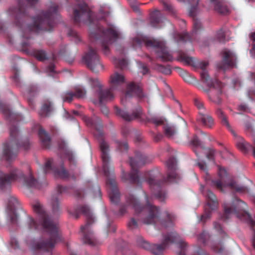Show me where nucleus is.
<instances>
[{
	"mask_svg": "<svg viewBox=\"0 0 255 255\" xmlns=\"http://www.w3.org/2000/svg\"><path fill=\"white\" fill-rule=\"evenodd\" d=\"M101 106V111L103 113V114L107 116L109 113V110L107 107L103 105V104H99Z\"/></svg>",
	"mask_w": 255,
	"mask_h": 255,
	"instance_id": "e2e57ef3",
	"label": "nucleus"
},
{
	"mask_svg": "<svg viewBox=\"0 0 255 255\" xmlns=\"http://www.w3.org/2000/svg\"><path fill=\"white\" fill-rule=\"evenodd\" d=\"M150 161L145 154L139 151H136L134 157L129 158V164L131 167L130 172L128 173L123 171L122 179L125 182H128L132 184L140 185L142 181L138 175V168Z\"/></svg>",
	"mask_w": 255,
	"mask_h": 255,
	"instance_id": "ddd939ff",
	"label": "nucleus"
},
{
	"mask_svg": "<svg viewBox=\"0 0 255 255\" xmlns=\"http://www.w3.org/2000/svg\"><path fill=\"white\" fill-rule=\"evenodd\" d=\"M143 41L139 38L136 37L133 39L132 44L134 48L136 46H140ZM145 45L148 47H152L155 48V52L159 58L163 61H171L173 60V57L169 53L167 48L163 43L155 40L148 39L144 41Z\"/></svg>",
	"mask_w": 255,
	"mask_h": 255,
	"instance_id": "2eb2a0df",
	"label": "nucleus"
},
{
	"mask_svg": "<svg viewBox=\"0 0 255 255\" xmlns=\"http://www.w3.org/2000/svg\"><path fill=\"white\" fill-rule=\"evenodd\" d=\"M146 205H142L134 196L129 194L126 197V203L128 206H131L136 214L146 213L142 218V222L144 224L156 225L160 224L162 227L167 228L172 227L174 225V216L167 211H165V218L160 219V212L158 207L153 205L150 202L149 198L144 193Z\"/></svg>",
	"mask_w": 255,
	"mask_h": 255,
	"instance_id": "20e7f679",
	"label": "nucleus"
},
{
	"mask_svg": "<svg viewBox=\"0 0 255 255\" xmlns=\"http://www.w3.org/2000/svg\"><path fill=\"white\" fill-rule=\"evenodd\" d=\"M194 104L195 106L199 110V115H201V113L202 112H206L207 111L204 107V104L203 102L200 99L198 98H196L194 99Z\"/></svg>",
	"mask_w": 255,
	"mask_h": 255,
	"instance_id": "79ce46f5",
	"label": "nucleus"
},
{
	"mask_svg": "<svg viewBox=\"0 0 255 255\" xmlns=\"http://www.w3.org/2000/svg\"><path fill=\"white\" fill-rule=\"evenodd\" d=\"M99 147L101 151L103 170L107 177V184L110 188L109 197L112 203L117 204L120 200V192L117 187L114 176V168L110 165V157L109 152V145L104 139L99 141Z\"/></svg>",
	"mask_w": 255,
	"mask_h": 255,
	"instance_id": "1a4fd4ad",
	"label": "nucleus"
},
{
	"mask_svg": "<svg viewBox=\"0 0 255 255\" xmlns=\"http://www.w3.org/2000/svg\"><path fill=\"white\" fill-rule=\"evenodd\" d=\"M210 238V235L206 232H203L198 236V241L204 245L207 244L208 239Z\"/></svg>",
	"mask_w": 255,
	"mask_h": 255,
	"instance_id": "37998d69",
	"label": "nucleus"
},
{
	"mask_svg": "<svg viewBox=\"0 0 255 255\" xmlns=\"http://www.w3.org/2000/svg\"><path fill=\"white\" fill-rule=\"evenodd\" d=\"M53 110L52 102L48 100H44L39 112V115L41 117H49Z\"/></svg>",
	"mask_w": 255,
	"mask_h": 255,
	"instance_id": "c756f323",
	"label": "nucleus"
},
{
	"mask_svg": "<svg viewBox=\"0 0 255 255\" xmlns=\"http://www.w3.org/2000/svg\"><path fill=\"white\" fill-rule=\"evenodd\" d=\"M83 60L87 67L93 72L97 73L103 69V65L100 62L97 51L91 46H89L88 51L83 56Z\"/></svg>",
	"mask_w": 255,
	"mask_h": 255,
	"instance_id": "6ab92c4d",
	"label": "nucleus"
},
{
	"mask_svg": "<svg viewBox=\"0 0 255 255\" xmlns=\"http://www.w3.org/2000/svg\"><path fill=\"white\" fill-rule=\"evenodd\" d=\"M127 208V205L122 206L120 209V214L121 215H124L126 212Z\"/></svg>",
	"mask_w": 255,
	"mask_h": 255,
	"instance_id": "774afa93",
	"label": "nucleus"
},
{
	"mask_svg": "<svg viewBox=\"0 0 255 255\" xmlns=\"http://www.w3.org/2000/svg\"><path fill=\"white\" fill-rule=\"evenodd\" d=\"M133 95L136 96L140 100L147 97V95L143 91L141 83L131 82L127 85L125 98L131 97Z\"/></svg>",
	"mask_w": 255,
	"mask_h": 255,
	"instance_id": "5701e85b",
	"label": "nucleus"
},
{
	"mask_svg": "<svg viewBox=\"0 0 255 255\" xmlns=\"http://www.w3.org/2000/svg\"><path fill=\"white\" fill-rule=\"evenodd\" d=\"M84 214L86 217V224L81 227V239L84 244L91 246L97 245V241L93 232L91 229V225L94 222V218L89 208L85 205L77 208L74 212L75 218L79 217L80 214Z\"/></svg>",
	"mask_w": 255,
	"mask_h": 255,
	"instance_id": "f8f14e48",
	"label": "nucleus"
},
{
	"mask_svg": "<svg viewBox=\"0 0 255 255\" xmlns=\"http://www.w3.org/2000/svg\"><path fill=\"white\" fill-rule=\"evenodd\" d=\"M138 66L139 70V72L143 75H145L148 74L149 73V69L148 68L147 65L141 62H138Z\"/></svg>",
	"mask_w": 255,
	"mask_h": 255,
	"instance_id": "49530a36",
	"label": "nucleus"
},
{
	"mask_svg": "<svg viewBox=\"0 0 255 255\" xmlns=\"http://www.w3.org/2000/svg\"><path fill=\"white\" fill-rule=\"evenodd\" d=\"M147 121L148 122L153 124L156 126L164 125L165 122L164 119L161 117H158L156 116H154L150 118H148Z\"/></svg>",
	"mask_w": 255,
	"mask_h": 255,
	"instance_id": "58836bf2",
	"label": "nucleus"
},
{
	"mask_svg": "<svg viewBox=\"0 0 255 255\" xmlns=\"http://www.w3.org/2000/svg\"><path fill=\"white\" fill-rule=\"evenodd\" d=\"M216 114L219 118L221 120V123L223 125L226 127V128L231 131V132L235 136V132L232 130V128L228 122L227 116L225 115L224 113L220 109H218Z\"/></svg>",
	"mask_w": 255,
	"mask_h": 255,
	"instance_id": "c9c22d12",
	"label": "nucleus"
},
{
	"mask_svg": "<svg viewBox=\"0 0 255 255\" xmlns=\"http://www.w3.org/2000/svg\"><path fill=\"white\" fill-rule=\"evenodd\" d=\"M0 111L11 123L9 129L10 140L4 143L2 156L0 155V160L3 158L6 161H10L16 158L19 148L22 147L24 149L27 150L29 148L30 143L27 139L22 141L20 139L18 128L14 125L15 122H19L21 120V116L12 112L8 105L0 102Z\"/></svg>",
	"mask_w": 255,
	"mask_h": 255,
	"instance_id": "7ed1b4c3",
	"label": "nucleus"
},
{
	"mask_svg": "<svg viewBox=\"0 0 255 255\" xmlns=\"http://www.w3.org/2000/svg\"><path fill=\"white\" fill-rule=\"evenodd\" d=\"M218 175L219 176V179L212 180L213 185L218 189L222 191L223 186H229L238 192L243 193L247 191V188L246 187L239 185L234 181H228L229 177L225 168L219 166Z\"/></svg>",
	"mask_w": 255,
	"mask_h": 255,
	"instance_id": "dca6fc26",
	"label": "nucleus"
},
{
	"mask_svg": "<svg viewBox=\"0 0 255 255\" xmlns=\"http://www.w3.org/2000/svg\"><path fill=\"white\" fill-rule=\"evenodd\" d=\"M10 246L14 249L19 248V244L17 239L15 238H11L10 241Z\"/></svg>",
	"mask_w": 255,
	"mask_h": 255,
	"instance_id": "bf43d9fd",
	"label": "nucleus"
},
{
	"mask_svg": "<svg viewBox=\"0 0 255 255\" xmlns=\"http://www.w3.org/2000/svg\"><path fill=\"white\" fill-rule=\"evenodd\" d=\"M67 190V188L66 187H63L59 185L56 188V193L52 195L51 203L54 213H58L59 211V197L61 194L66 192Z\"/></svg>",
	"mask_w": 255,
	"mask_h": 255,
	"instance_id": "cd10ccee",
	"label": "nucleus"
},
{
	"mask_svg": "<svg viewBox=\"0 0 255 255\" xmlns=\"http://www.w3.org/2000/svg\"><path fill=\"white\" fill-rule=\"evenodd\" d=\"M68 34L69 36L73 37L74 38V40L76 43H78L80 41V37L76 31L70 29L69 30Z\"/></svg>",
	"mask_w": 255,
	"mask_h": 255,
	"instance_id": "3c124183",
	"label": "nucleus"
},
{
	"mask_svg": "<svg viewBox=\"0 0 255 255\" xmlns=\"http://www.w3.org/2000/svg\"><path fill=\"white\" fill-rule=\"evenodd\" d=\"M125 82L124 76L118 72H115L110 76V83L111 90H120L122 89V85Z\"/></svg>",
	"mask_w": 255,
	"mask_h": 255,
	"instance_id": "bb28decb",
	"label": "nucleus"
},
{
	"mask_svg": "<svg viewBox=\"0 0 255 255\" xmlns=\"http://www.w3.org/2000/svg\"><path fill=\"white\" fill-rule=\"evenodd\" d=\"M215 150L211 148H208L205 152L206 157L210 160L214 161V155L215 154Z\"/></svg>",
	"mask_w": 255,
	"mask_h": 255,
	"instance_id": "8fccbe9b",
	"label": "nucleus"
},
{
	"mask_svg": "<svg viewBox=\"0 0 255 255\" xmlns=\"http://www.w3.org/2000/svg\"><path fill=\"white\" fill-rule=\"evenodd\" d=\"M38 136L42 145L46 148H49L51 145L50 137L41 127L39 128Z\"/></svg>",
	"mask_w": 255,
	"mask_h": 255,
	"instance_id": "473e14b6",
	"label": "nucleus"
},
{
	"mask_svg": "<svg viewBox=\"0 0 255 255\" xmlns=\"http://www.w3.org/2000/svg\"><path fill=\"white\" fill-rule=\"evenodd\" d=\"M83 119L88 126L96 127L94 120L93 119L87 116H84Z\"/></svg>",
	"mask_w": 255,
	"mask_h": 255,
	"instance_id": "4d7b16f0",
	"label": "nucleus"
},
{
	"mask_svg": "<svg viewBox=\"0 0 255 255\" xmlns=\"http://www.w3.org/2000/svg\"><path fill=\"white\" fill-rule=\"evenodd\" d=\"M177 60L187 65L200 68L202 70L200 73L202 82L206 84L209 88H213V90H204V92L208 94L209 99L214 103L219 104L221 103L220 96L222 93V89L223 84L218 80L211 79L206 70L208 66V62L206 61H198L196 62L193 58L189 56L187 53L180 50L177 52Z\"/></svg>",
	"mask_w": 255,
	"mask_h": 255,
	"instance_id": "39448f33",
	"label": "nucleus"
},
{
	"mask_svg": "<svg viewBox=\"0 0 255 255\" xmlns=\"http://www.w3.org/2000/svg\"><path fill=\"white\" fill-rule=\"evenodd\" d=\"M176 159L170 157L166 161L167 167V176L158 180L157 178L159 174L157 170L148 172L145 175V180L149 185L153 194L161 202L165 201L167 198L166 193L162 186L167 182L177 183L181 178L180 175L176 172Z\"/></svg>",
	"mask_w": 255,
	"mask_h": 255,
	"instance_id": "423d86ee",
	"label": "nucleus"
},
{
	"mask_svg": "<svg viewBox=\"0 0 255 255\" xmlns=\"http://www.w3.org/2000/svg\"><path fill=\"white\" fill-rule=\"evenodd\" d=\"M164 133L166 136L168 137H171L174 135L176 132V129L173 126L170 125H165L163 127Z\"/></svg>",
	"mask_w": 255,
	"mask_h": 255,
	"instance_id": "4c0bfd02",
	"label": "nucleus"
},
{
	"mask_svg": "<svg viewBox=\"0 0 255 255\" xmlns=\"http://www.w3.org/2000/svg\"><path fill=\"white\" fill-rule=\"evenodd\" d=\"M138 246L149 251L154 255H162L165 249L171 244L178 245L180 251L178 255H186L188 246L185 241L175 232H171L164 235L161 244H150L141 236L136 238Z\"/></svg>",
	"mask_w": 255,
	"mask_h": 255,
	"instance_id": "6e6552de",
	"label": "nucleus"
},
{
	"mask_svg": "<svg viewBox=\"0 0 255 255\" xmlns=\"http://www.w3.org/2000/svg\"><path fill=\"white\" fill-rule=\"evenodd\" d=\"M94 196L95 197H98L100 198H101V192L100 188L99 186H97L95 187V191H94Z\"/></svg>",
	"mask_w": 255,
	"mask_h": 255,
	"instance_id": "052dcab7",
	"label": "nucleus"
},
{
	"mask_svg": "<svg viewBox=\"0 0 255 255\" xmlns=\"http://www.w3.org/2000/svg\"><path fill=\"white\" fill-rule=\"evenodd\" d=\"M26 92L27 102L29 104V105L31 108L34 109V105L33 99L30 97L34 96L38 92V89L36 86L34 85H31L27 88Z\"/></svg>",
	"mask_w": 255,
	"mask_h": 255,
	"instance_id": "f704fd0d",
	"label": "nucleus"
},
{
	"mask_svg": "<svg viewBox=\"0 0 255 255\" xmlns=\"http://www.w3.org/2000/svg\"><path fill=\"white\" fill-rule=\"evenodd\" d=\"M84 192L82 189L78 190L75 192V195L78 198H82L84 197Z\"/></svg>",
	"mask_w": 255,
	"mask_h": 255,
	"instance_id": "0e129e2a",
	"label": "nucleus"
},
{
	"mask_svg": "<svg viewBox=\"0 0 255 255\" xmlns=\"http://www.w3.org/2000/svg\"><path fill=\"white\" fill-rule=\"evenodd\" d=\"M157 70L166 75H169L171 73V70L169 66H165L162 65H157Z\"/></svg>",
	"mask_w": 255,
	"mask_h": 255,
	"instance_id": "de8ad7c7",
	"label": "nucleus"
},
{
	"mask_svg": "<svg viewBox=\"0 0 255 255\" xmlns=\"http://www.w3.org/2000/svg\"><path fill=\"white\" fill-rule=\"evenodd\" d=\"M117 147L119 150L121 152L127 151L128 146L126 141L122 142L121 141H116Z\"/></svg>",
	"mask_w": 255,
	"mask_h": 255,
	"instance_id": "a18cd8bd",
	"label": "nucleus"
},
{
	"mask_svg": "<svg viewBox=\"0 0 255 255\" xmlns=\"http://www.w3.org/2000/svg\"><path fill=\"white\" fill-rule=\"evenodd\" d=\"M128 227L130 230H134L139 228V224L133 218H131L128 223Z\"/></svg>",
	"mask_w": 255,
	"mask_h": 255,
	"instance_id": "c03bdc74",
	"label": "nucleus"
},
{
	"mask_svg": "<svg viewBox=\"0 0 255 255\" xmlns=\"http://www.w3.org/2000/svg\"><path fill=\"white\" fill-rule=\"evenodd\" d=\"M38 0H18V5L9 8V14L13 18L15 25L19 28L21 36L27 39L22 42V47L27 48L30 43L28 39L31 38L32 32H38L40 30L51 31L56 24V19L59 15V6L53 4L46 11H42L37 17H30L27 14L26 4L29 6L34 5Z\"/></svg>",
	"mask_w": 255,
	"mask_h": 255,
	"instance_id": "f257e3e1",
	"label": "nucleus"
},
{
	"mask_svg": "<svg viewBox=\"0 0 255 255\" xmlns=\"http://www.w3.org/2000/svg\"><path fill=\"white\" fill-rule=\"evenodd\" d=\"M86 94V91L82 87L78 86L75 88L74 92L71 91H68L63 93L62 95V98L63 102H71L74 99L82 98L85 97Z\"/></svg>",
	"mask_w": 255,
	"mask_h": 255,
	"instance_id": "a878e982",
	"label": "nucleus"
},
{
	"mask_svg": "<svg viewBox=\"0 0 255 255\" xmlns=\"http://www.w3.org/2000/svg\"><path fill=\"white\" fill-rule=\"evenodd\" d=\"M159 1L161 3H162L164 8L166 10L171 13L172 14H174L175 13V11L173 5L169 1L165 0H159Z\"/></svg>",
	"mask_w": 255,
	"mask_h": 255,
	"instance_id": "ea45409f",
	"label": "nucleus"
},
{
	"mask_svg": "<svg viewBox=\"0 0 255 255\" xmlns=\"http://www.w3.org/2000/svg\"><path fill=\"white\" fill-rule=\"evenodd\" d=\"M32 206L34 212L38 216L39 224H38L32 218L28 217L29 228L37 230L41 228L49 236L48 238L35 243L33 248L37 250L51 252L54 248L55 245L61 240L58 225L51 219L45 211L42 205L38 201H34Z\"/></svg>",
	"mask_w": 255,
	"mask_h": 255,
	"instance_id": "f03ea898",
	"label": "nucleus"
},
{
	"mask_svg": "<svg viewBox=\"0 0 255 255\" xmlns=\"http://www.w3.org/2000/svg\"><path fill=\"white\" fill-rule=\"evenodd\" d=\"M52 161L51 159H48L45 163L43 171L45 173L52 171L54 175L62 179H68L71 177L73 180H76L74 175L70 176L68 171L64 168L63 163H61L59 167L52 166Z\"/></svg>",
	"mask_w": 255,
	"mask_h": 255,
	"instance_id": "412c9836",
	"label": "nucleus"
},
{
	"mask_svg": "<svg viewBox=\"0 0 255 255\" xmlns=\"http://www.w3.org/2000/svg\"><path fill=\"white\" fill-rule=\"evenodd\" d=\"M214 229L219 232L220 234H225V233L223 230L221 224L217 222L214 223Z\"/></svg>",
	"mask_w": 255,
	"mask_h": 255,
	"instance_id": "13d9d810",
	"label": "nucleus"
},
{
	"mask_svg": "<svg viewBox=\"0 0 255 255\" xmlns=\"http://www.w3.org/2000/svg\"><path fill=\"white\" fill-rule=\"evenodd\" d=\"M21 182L28 188L40 189L42 185L35 179L31 172L30 167L26 164L22 169L14 168L8 174L0 170V189L3 191L9 190L13 182Z\"/></svg>",
	"mask_w": 255,
	"mask_h": 255,
	"instance_id": "0eeeda50",
	"label": "nucleus"
},
{
	"mask_svg": "<svg viewBox=\"0 0 255 255\" xmlns=\"http://www.w3.org/2000/svg\"><path fill=\"white\" fill-rule=\"evenodd\" d=\"M119 34L115 26L110 25L107 29L103 27L96 25L95 30L91 29L89 34V38L91 42L95 41L99 42L102 47L103 52L108 55L109 53V45L118 38Z\"/></svg>",
	"mask_w": 255,
	"mask_h": 255,
	"instance_id": "9b49d317",
	"label": "nucleus"
},
{
	"mask_svg": "<svg viewBox=\"0 0 255 255\" xmlns=\"http://www.w3.org/2000/svg\"><path fill=\"white\" fill-rule=\"evenodd\" d=\"M198 119L204 126L208 128H211L214 124L213 119L208 114L207 112H201V115H199Z\"/></svg>",
	"mask_w": 255,
	"mask_h": 255,
	"instance_id": "2f4dec72",
	"label": "nucleus"
},
{
	"mask_svg": "<svg viewBox=\"0 0 255 255\" xmlns=\"http://www.w3.org/2000/svg\"><path fill=\"white\" fill-rule=\"evenodd\" d=\"M236 145L238 148L245 153L248 152L250 150H252L253 155L255 157V138L254 141V146H253L247 142L242 137H239L237 138Z\"/></svg>",
	"mask_w": 255,
	"mask_h": 255,
	"instance_id": "c85d7f7f",
	"label": "nucleus"
},
{
	"mask_svg": "<svg viewBox=\"0 0 255 255\" xmlns=\"http://www.w3.org/2000/svg\"><path fill=\"white\" fill-rule=\"evenodd\" d=\"M192 142L196 146H198L200 144V141L197 137H194L192 139Z\"/></svg>",
	"mask_w": 255,
	"mask_h": 255,
	"instance_id": "69168bd1",
	"label": "nucleus"
},
{
	"mask_svg": "<svg viewBox=\"0 0 255 255\" xmlns=\"http://www.w3.org/2000/svg\"><path fill=\"white\" fill-rule=\"evenodd\" d=\"M17 204L18 201L16 198L10 195L8 199L7 210L9 222L13 225H16L17 223V216L15 212V207Z\"/></svg>",
	"mask_w": 255,
	"mask_h": 255,
	"instance_id": "393cba45",
	"label": "nucleus"
},
{
	"mask_svg": "<svg viewBox=\"0 0 255 255\" xmlns=\"http://www.w3.org/2000/svg\"><path fill=\"white\" fill-rule=\"evenodd\" d=\"M32 53L33 56L39 61H43L48 59L44 50L35 49L33 50Z\"/></svg>",
	"mask_w": 255,
	"mask_h": 255,
	"instance_id": "e433bc0d",
	"label": "nucleus"
},
{
	"mask_svg": "<svg viewBox=\"0 0 255 255\" xmlns=\"http://www.w3.org/2000/svg\"><path fill=\"white\" fill-rule=\"evenodd\" d=\"M224 213L221 217L224 221L231 218L235 215L238 218L249 223L252 226H255V222L252 216L247 211V205L243 201L238 198H234L232 203H225L224 204Z\"/></svg>",
	"mask_w": 255,
	"mask_h": 255,
	"instance_id": "9d476101",
	"label": "nucleus"
},
{
	"mask_svg": "<svg viewBox=\"0 0 255 255\" xmlns=\"http://www.w3.org/2000/svg\"><path fill=\"white\" fill-rule=\"evenodd\" d=\"M90 81L93 87L98 88L97 92L99 98V104H103L109 101L113 100L114 95L113 93V90L109 89H103L102 85L97 79H90Z\"/></svg>",
	"mask_w": 255,
	"mask_h": 255,
	"instance_id": "aec40b11",
	"label": "nucleus"
},
{
	"mask_svg": "<svg viewBox=\"0 0 255 255\" xmlns=\"http://www.w3.org/2000/svg\"><path fill=\"white\" fill-rule=\"evenodd\" d=\"M198 4V0L196 2V5L191 6L189 11V15L192 17L193 19V28L192 33L190 34L188 33L176 34L174 38L177 42L182 41L186 42L187 41H193L195 39V35L197 34L202 29L201 22L196 18V6Z\"/></svg>",
	"mask_w": 255,
	"mask_h": 255,
	"instance_id": "f3484780",
	"label": "nucleus"
},
{
	"mask_svg": "<svg viewBox=\"0 0 255 255\" xmlns=\"http://www.w3.org/2000/svg\"><path fill=\"white\" fill-rule=\"evenodd\" d=\"M183 79L185 82L189 84H193L196 81L195 78L191 75L188 72L187 73Z\"/></svg>",
	"mask_w": 255,
	"mask_h": 255,
	"instance_id": "603ef678",
	"label": "nucleus"
},
{
	"mask_svg": "<svg viewBox=\"0 0 255 255\" xmlns=\"http://www.w3.org/2000/svg\"><path fill=\"white\" fill-rule=\"evenodd\" d=\"M193 255H208L205 252L202 250L198 249Z\"/></svg>",
	"mask_w": 255,
	"mask_h": 255,
	"instance_id": "338daca9",
	"label": "nucleus"
},
{
	"mask_svg": "<svg viewBox=\"0 0 255 255\" xmlns=\"http://www.w3.org/2000/svg\"><path fill=\"white\" fill-rule=\"evenodd\" d=\"M204 187L201 186V191L206 197L207 204L205 207L204 213L201 217V221L205 223L211 217L212 212L218 206V203L215 195L210 190H204Z\"/></svg>",
	"mask_w": 255,
	"mask_h": 255,
	"instance_id": "a211bd4d",
	"label": "nucleus"
},
{
	"mask_svg": "<svg viewBox=\"0 0 255 255\" xmlns=\"http://www.w3.org/2000/svg\"><path fill=\"white\" fill-rule=\"evenodd\" d=\"M222 61L217 64L219 69L225 70L227 68L233 67L235 65V61L236 60V56L231 51L225 49L223 51Z\"/></svg>",
	"mask_w": 255,
	"mask_h": 255,
	"instance_id": "b1692460",
	"label": "nucleus"
},
{
	"mask_svg": "<svg viewBox=\"0 0 255 255\" xmlns=\"http://www.w3.org/2000/svg\"><path fill=\"white\" fill-rule=\"evenodd\" d=\"M175 68L177 69L178 74L182 78L185 76V75L187 73V71L184 70L183 69L180 67H176Z\"/></svg>",
	"mask_w": 255,
	"mask_h": 255,
	"instance_id": "680f3d73",
	"label": "nucleus"
},
{
	"mask_svg": "<svg viewBox=\"0 0 255 255\" xmlns=\"http://www.w3.org/2000/svg\"><path fill=\"white\" fill-rule=\"evenodd\" d=\"M197 165L199 167V168L201 171L205 172L206 174H207V167L206 163L204 161H198L197 162Z\"/></svg>",
	"mask_w": 255,
	"mask_h": 255,
	"instance_id": "864d4df0",
	"label": "nucleus"
},
{
	"mask_svg": "<svg viewBox=\"0 0 255 255\" xmlns=\"http://www.w3.org/2000/svg\"><path fill=\"white\" fill-rule=\"evenodd\" d=\"M83 119L88 126L96 127L94 120L93 119L87 116H84Z\"/></svg>",
	"mask_w": 255,
	"mask_h": 255,
	"instance_id": "6e6d98bb",
	"label": "nucleus"
},
{
	"mask_svg": "<svg viewBox=\"0 0 255 255\" xmlns=\"http://www.w3.org/2000/svg\"><path fill=\"white\" fill-rule=\"evenodd\" d=\"M211 3L214 6L215 10L222 14H227L229 9L223 0H210Z\"/></svg>",
	"mask_w": 255,
	"mask_h": 255,
	"instance_id": "7c9ffc66",
	"label": "nucleus"
},
{
	"mask_svg": "<svg viewBox=\"0 0 255 255\" xmlns=\"http://www.w3.org/2000/svg\"><path fill=\"white\" fill-rule=\"evenodd\" d=\"M212 249L216 253H221L224 250V248L220 244L213 245L211 246Z\"/></svg>",
	"mask_w": 255,
	"mask_h": 255,
	"instance_id": "5fc2aeb1",
	"label": "nucleus"
},
{
	"mask_svg": "<svg viewBox=\"0 0 255 255\" xmlns=\"http://www.w3.org/2000/svg\"><path fill=\"white\" fill-rule=\"evenodd\" d=\"M162 14L159 10H156L150 14V24L152 27H157L159 23L162 22Z\"/></svg>",
	"mask_w": 255,
	"mask_h": 255,
	"instance_id": "72a5a7b5",
	"label": "nucleus"
},
{
	"mask_svg": "<svg viewBox=\"0 0 255 255\" xmlns=\"http://www.w3.org/2000/svg\"><path fill=\"white\" fill-rule=\"evenodd\" d=\"M116 115L121 117L126 121L130 122L134 120H140L143 112L140 106H137L133 110L131 114H129L124 110H122L117 107H115Z\"/></svg>",
	"mask_w": 255,
	"mask_h": 255,
	"instance_id": "4be33fe9",
	"label": "nucleus"
},
{
	"mask_svg": "<svg viewBox=\"0 0 255 255\" xmlns=\"http://www.w3.org/2000/svg\"><path fill=\"white\" fill-rule=\"evenodd\" d=\"M114 64L116 67L123 69L127 66L128 62L125 59H119L115 58Z\"/></svg>",
	"mask_w": 255,
	"mask_h": 255,
	"instance_id": "a19ab883",
	"label": "nucleus"
},
{
	"mask_svg": "<svg viewBox=\"0 0 255 255\" xmlns=\"http://www.w3.org/2000/svg\"><path fill=\"white\" fill-rule=\"evenodd\" d=\"M216 38L220 42H224L225 41V33L223 28L220 29L217 32Z\"/></svg>",
	"mask_w": 255,
	"mask_h": 255,
	"instance_id": "09e8293b",
	"label": "nucleus"
},
{
	"mask_svg": "<svg viewBox=\"0 0 255 255\" xmlns=\"http://www.w3.org/2000/svg\"><path fill=\"white\" fill-rule=\"evenodd\" d=\"M94 13L84 2L77 3L73 8L72 19L76 24L81 23L88 25L94 24Z\"/></svg>",
	"mask_w": 255,
	"mask_h": 255,
	"instance_id": "4468645a",
	"label": "nucleus"
}]
</instances>
